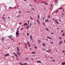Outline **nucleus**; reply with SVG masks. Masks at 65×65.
<instances>
[{"label": "nucleus", "mask_w": 65, "mask_h": 65, "mask_svg": "<svg viewBox=\"0 0 65 65\" xmlns=\"http://www.w3.org/2000/svg\"><path fill=\"white\" fill-rule=\"evenodd\" d=\"M40 17H39V15H38V18L39 19Z\"/></svg>", "instance_id": "20"}, {"label": "nucleus", "mask_w": 65, "mask_h": 65, "mask_svg": "<svg viewBox=\"0 0 65 65\" xmlns=\"http://www.w3.org/2000/svg\"><path fill=\"white\" fill-rule=\"evenodd\" d=\"M17 47L18 51H20V50H19V48L18 47Z\"/></svg>", "instance_id": "12"}, {"label": "nucleus", "mask_w": 65, "mask_h": 65, "mask_svg": "<svg viewBox=\"0 0 65 65\" xmlns=\"http://www.w3.org/2000/svg\"><path fill=\"white\" fill-rule=\"evenodd\" d=\"M31 24H32V23H31L30 24V25L31 26Z\"/></svg>", "instance_id": "55"}, {"label": "nucleus", "mask_w": 65, "mask_h": 65, "mask_svg": "<svg viewBox=\"0 0 65 65\" xmlns=\"http://www.w3.org/2000/svg\"><path fill=\"white\" fill-rule=\"evenodd\" d=\"M43 46H45V44L44 43H43L42 44Z\"/></svg>", "instance_id": "13"}, {"label": "nucleus", "mask_w": 65, "mask_h": 65, "mask_svg": "<svg viewBox=\"0 0 65 65\" xmlns=\"http://www.w3.org/2000/svg\"><path fill=\"white\" fill-rule=\"evenodd\" d=\"M21 12H22V11H20L18 12V13H21Z\"/></svg>", "instance_id": "46"}, {"label": "nucleus", "mask_w": 65, "mask_h": 65, "mask_svg": "<svg viewBox=\"0 0 65 65\" xmlns=\"http://www.w3.org/2000/svg\"><path fill=\"white\" fill-rule=\"evenodd\" d=\"M57 12H58V10H57L56 11V12L55 13H57Z\"/></svg>", "instance_id": "43"}, {"label": "nucleus", "mask_w": 65, "mask_h": 65, "mask_svg": "<svg viewBox=\"0 0 65 65\" xmlns=\"http://www.w3.org/2000/svg\"><path fill=\"white\" fill-rule=\"evenodd\" d=\"M47 52H48V53H49V51H48V50H47Z\"/></svg>", "instance_id": "56"}, {"label": "nucleus", "mask_w": 65, "mask_h": 65, "mask_svg": "<svg viewBox=\"0 0 65 65\" xmlns=\"http://www.w3.org/2000/svg\"><path fill=\"white\" fill-rule=\"evenodd\" d=\"M29 27V25H28L26 27V29H28Z\"/></svg>", "instance_id": "18"}, {"label": "nucleus", "mask_w": 65, "mask_h": 65, "mask_svg": "<svg viewBox=\"0 0 65 65\" xmlns=\"http://www.w3.org/2000/svg\"><path fill=\"white\" fill-rule=\"evenodd\" d=\"M29 47H30V44L29 45Z\"/></svg>", "instance_id": "60"}, {"label": "nucleus", "mask_w": 65, "mask_h": 65, "mask_svg": "<svg viewBox=\"0 0 65 65\" xmlns=\"http://www.w3.org/2000/svg\"><path fill=\"white\" fill-rule=\"evenodd\" d=\"M23 29H24L23 28H21V30H23Z\"/></svg>", "instance_id": "30"}, {"label": "nucleus", "mask_w": 65, "mask_h": 65, "mask_svg": "<svg viewBox=\"0 0 65 65\" xmlns=\"http://www.w3.org/2000/svg\"><path fill=\"white\" fill-rule=\"evenodd\" d=\"M24 47H25V48H26V49H27V47L26 46H25Z\"/></svg>", "instance_id": "27"}, {"label": "nucleus", "mask_w": 65, "mask_h": 65, "mask_svg": "<svg viewBox=\"0 0 65 65\" xmlns=\"http://www.w3.org/2000/svg\"><path fill=\"white\" fill-rule=\"evenodd\" d=\"M26 12H29V13H30V12L28 11H27Z\"/></svg>", "instance_id": "42"}, {"label": "nucleus", "mask_w": 65, "mask_h": 65, "mask_svg": "<svg viewBox=\"0 0 65 65\" xmlns=\"http://www.w3.org/2000/svg\"><path fill=\"white\" fill-rule=\"evenodd\" d=\"M19 31H18L17 32H18V33H19Z\"/></svg>", "instance_id": "59"}, {"label": "nucleus", "mask_w": 65, "mask_h": 65, "mask_svg": "<svg viewBox=\"0 0 65 65\" xmlns=\"http://www.w3.org/2000/svg\"><path fill=\"white\" fill-rule=\"evenodd\" d=\"M44 4H45L46 5H48V4H47V3H44Z\"/></svg>", "instance_id": "15"}, {"label": "nucleus", "mask_w": 65, "mask_h": 65, "mask_svg": "<svg viewBox=\"0 0 65 65\" xmlns=\"http://www.w3.org/2000/svg\"><path fill=\"white\" fill-rule=\"evenodd\" d=\"M35 49H36L37 48V47H36V46H35Z\"/></svg>", "instance_id": "36"}, {"label": "nucleus", "mask_w": 65, "mask_h": 65, "mask_svg": "<svg viewBox=\"0 0 65 65\" xmlns=\"http://www.w3.org/2000/svg\"><path fill=\"white\" fill-rule=\"evenodd\" d=\"M14 55H15H15H17V54H16V53H14Z\"/></svg>", "instance_id": "28"}, {"label": "nucleus", "mask_w": 65, "mask_h": 65, "mask_svg": "<svg viewBox=\"0 0 65 65\" xmlns=\"http://www.w3.org/2000/svg\"><path fill=\"white\" fill-rule=\"evenodd\" d=\"M59 39H62V38L61 37H59Z\"/></svg>", "instance_id": "25"}, {"label": "nucleus", "mask_w": 65, "mask_h": 65, "mask_svg": "<svg viewBox=\"0 0 65 65\" xmlns=\"http://www.w3.org/2000/svg\"><path fill=\"white\" fill-rule=\"evenodd\" d=\"M58 21H60V22H61V20H60V19H58Z\"/></svg>", "instance_id": "53"}, {"label": "nucleus", "mask_w": 65, "mask_h": 65, "mask_svg": "<svg viewBox=\"0 0 65 65\" xmlns=\"http://www.w3.org/2000/svg\"><path fill=\"white\" fill-rule=\"evenodd\" d=\"M51 34H54V32H52V33H51Z\"/></svg>", "instance_id": "39"}, {"label": "nucleus", "mask_w": 65, "mask_h": 65, "mask_svg": "<svg viewBox=\"0 0 65 65\" xmlns=\"http://www.w3.org/2000/svg\"><path fill=\"white\" fill-rule=\"evenodd\" d=\"M2 18H3V19H5V18H4V17H2Z\"/></svg>", "instance_id": "37"}, {"label": "nucleus", "mask_w": 65, "mask_h": 65, "mask_svg": "<svg viewBox=\"0 0 65 65\" xmlns=\"http://www.w3.org/2000/svg\"><path fill=\"white\" fill-rule=\"evenodd\" d=\"M37 62H38V63H41V61L39 60L37 61Z\"/></svg>", "instance_id": "9"}, {"label": "nucleus", "mask_w": 65, "mask_h": 65, "mask_svg": "<svg viewBox=\"0 0 65 65\" xmlns=\"http://www.w3.org/2000/svg\"><path fill=\"white\" fill-rule=\"evenodd\" d=\"M46 30L47 31H49V30H48V29H47V28H46Z\"/></svg>", "instance_id": "17"}, {"label": "nucleus", "mask_w": 65, "mask_h": 65, "mask_svg": "<svg viewBox=\"0 0 65 65\" xmlns=\"http://www.w3.org/2000/svg\"><path fill=\"white\" fill-rule=\"evenodd\" d=\"M29 35V33H28L27 34V36H28V35Z\"/></svg>", "instance_id": "33"}, {"label": "nucleus", "mask_w": 65, "mask_h": 65, "mask_svg": "<svg viewBox=\"0 0 65 65\" xmlns=\"http://www.w3.org/2000/svg\"><path fill=\"white\" fill-rule=\"evenodd\" d=\"M32 9H33V10H34V11L35 10L34 9H33V8H31Z\"/></svg>", "instance_id": "45"}, {"label": "nucleus", "mask_w": 65, "mask_h": 65, "mask_svg": "<svg viewBox=\"0 0 65 65\" xmlns=\"http://www.w3.org/2000/svg\"><path fill=\"white\" fill-rule=\"evenodd\" d=\"M62 65H64L65 64V62H62Z\"/></svg>", "instance_id": "7"}, {"label": "nucleus", "mask_w": 65, "mask_h": 65, "mask_svg": "<svg viewBox=\"0 0 65 65\" xmlns=\"http://www.w3.org/2000/svg\"><path fill=\"white\" fill-rule=\"evenodd\" d=\"M30 39H31V40H33V39H32V35H31L30 36Z\"/></svg>", "instance_id": "10"}, {"label": "nucleus", "mask_w": 65, "mask_h": 65, "mask_svg": "<svg viewBox=\"0 0 65 65\" xmlns=\"http://www.w3.org/2000/svg\"><path fill=\"white\" fill-rule=\"evenodd\" d=\"M28 24H29V21H28Z\"/></svg>", "instance_id": "58"}, {"label": "nucleus", "mask_w": 65, "mask_h": 65, "mask_svg": "<svg viewBox=\"0 0 65 65\" xmlns=\"http://www.w3.org/2000/svg\"><path fill=\"white\" fill-rule=\"evenodd\" d=\"M16 57H18V58H19V57H18V55H17L16 54V55H15Z\"/></svg>", "instance_id": "31"}, {"label": "nucleus", "mask_w": 65, "mask_h": 65, "mask_svg": "<svg viewBox=\"0 0 65 65\" xmlns=\"http://www.w3.org/2000/svg\"><path fill=\"white\" fill-rule=\"evenodd\" d=\"M62 42H63V41H60L59 42V44H60V45H61V43H62Z\"/></svg>", "instance_id": "6"}, {"label": "nucleus", "mask_w": 65, "mask_h": 65, "mask_svg": "<svg viewBox=\"0 0 65 65\" xmlns=\"http://www.w3.org/2000/svg\"><path fill=\"white\" fill-rule=\"evenodd\" d=\"M10 39H12V40H13V39L12 38H10Z\"/></svg>", "instance_id": "44"}, {"label": "nucleus", "mask_w": 65, "mask_h": 65, "mask_svg": "<svg viewBox=\"0 0 65 65\" xmlns=\"http://www.w3.org/2000/svg\"><path fill=\"white\" fill-rule=\"evenodd\" d=\"M4 40V38H3L2 39V41L3 42V40Z\"/></svg>", "instance_id": "11"}, {"label": "nucleus", "mask_w": 65, "mask_h": 65, "mask_svg": "<svg viewBox=\"0 0 65 65\" xmlns=\"http://www.w3.org/2000/svg\"><path fill=\"white\" fill-rule=\"evenodd\" d=\"M47 22H50V21H48V20H47Z\"/></svg>", "instance_id": "47"}, {"label": "nucleus", "mask_w": 65, "mask_h": 65, "mask_svg": "<svg viewBox=\"0 0 65 65\" xmlns=\"http://www.w3.org/2000/svg\"><path fill=\"white\" fill-rule=\"evenodd\" d=\"M50 17H51L50 15L49 16L48 15V18H49V19H50Z\"/></svg>", "instance_id": "24"}, {"label": "nucleus", "mask_w": 65, "mask_h": 65, "mask_svg": "<svg viewBox=\"0 0 65 65\" xmlns=\"http://www.w3.org/2000/svg\"><path fill=\"white\" fill-rule=\"evenodd\" d=\"M37 23H39V24H40V22H39V20H38V19H37Z\"/></svg>", "instance_id": "5"}, {"label": "nucleus", "mask_w": 65, "mask_h": 65, "mask_svg": "<svg viewBox=\"0 0 65 65\" xmlns=\"http://www.w3.org/2000/svg\"><path fill=\"white\" fill-rule=\"evenodd\" d=\"M49 52H51V50H49Z\"/></svg>", "instance_id": "51"}, {"label": "nucleus", "mask_w": 65, "mask_h": 65, "mask_svg": "<svg viewBox=\"0 0 65 65\" xmlns=\"http://www.w3.org/2000/svg\"><path fill=\"white\" fill-rule=\"evenodd\" d=\"M16 35H17V37L19 36V32H16Z\"/></svg>", "instance_id": "1"}, {"label": "nucleus", "mask_w": 65, "mask_h": 65, "mask_svg": "<svg viewBox=\"0 0 65 65\" xmlns=\"http://www.w3.org/2000/svg\"><path fill=\"white\" fill-rule=\"evenodd\" d=\"M24 26H25V25H26L27 26H28V24L27 23H25L24 24Z\"/></svg>", "instance_id": "4"}, {"label": "nucleus", "mask_w": 65, "mask_h": 65, "mask_svg": "<svg viewBox=\"0 0 65 65\" xmlns=\"http://www.w3.org/2000/svg\"><path fill=\"white\" fill-rule=\"evenodd\" d=\"M24 65H27V63H25Z\"/></svg>", "instance_id": "23"}, {"label": "nucleus", "mask_w": 65, "mask_h": 65, "mask_svg": "<svg viewBox=\"0 0 65 65\" xmlns=\"http://www.w3.org/2000/svg\"><path fill=\"white\" fill-rule=\"evenodd\" d=\"M3 21H4V22H5L6 21V20H5V19H3Z\"/></svg>", "instance_id": "22"}, {"label": "nucleus", "mask_w": 65, "mask_h": 65, "mask_svg": "<svg viewBox=\"0 0 65 65\" xmlns=\"http://www.w3.org/2000/svg\"><path fill=\"white\" fill-rule=\"evenodd\" d=\"M47 38H48V39H52V38H50V37H47Z\"/></svg>", "instance_id": "8"}, {"label": "nucleus", "mask_w": 65, "mask_h": 65, "mask_svg": "<svg viewBox=\"0 0 65 65\" xmlns=\"http://www.w3.org/2000/svg\"><path fill=\"white\" fill-rule=\"evenodd\" d=\"M34 0V1H35V2L36 3V0Z\"/></svg>", "instance_id": "50"}, {"label": "nucleus", "mask_w": 65, "mask_h": 65, "mask_svg": "<svg viewBox=\"0 0 65 65\" xmlns=\"http://www.w3.org/2000/svg\"><path fill=\"white\" fill-rule=\"evenodd\" d=\"M25 44L26 45V46H27V44H26V43H25Z\"/></svg>", "instance_id": "38"}, {"label": "nucleus", "mask_w": 65, "mask_h": 65, "mask_svg": "<svg viewBox=\"0 0 65 65\" xmlns=\"http://www.w3.org/2000/svg\"><path fill=\"white\" fill-rule=\"evenodd\" d=\"M27 43L28 44V45H30V44H29V42H27Z\"/></svg>", "instance_id": "26"}, {"label": "nucleus", "mask_w": 65, "mask_h": 65, "mask_svg": "<svg viewBox=\"0 0 65 65\" xmlns=\"http://www.w3.org/2000/svg\"><path fill=\"white\" fill-rule=\"evenodd\" d=\"M31 19L32 20H33V19H32V18L31 17Z\"/></svg>", "instance_id": "52"}, {"label": "nucleus", "mask_w": 65, "mask_h": 65, "mask_svg": "<svg viewBox=\"0 0 65 65\" xmlns=\"http://www.w3.org/2000/svg\"><path fill=\"white\" fill-rule=\"evenodd\" d=\"M54 1L55 2H58L57 0H55Z\"/></svg>", "instance_id": "19"}, {"label": "nucleus", "mask_w": 65, "mask_h": 65, "mask_svg": "<svg viewBox=\"0 0 65 65\" xmlns=\"http://www.w3.org/2000/svg\"><path fill=\"white\" fill-rule=\"evenodd\" d=\"M18 17H20V15H19L18 16Z\"/></svg>", "instance_id": "63"}, {"label": "nucleus", "mask_w": 65, "mask_h": 65, "mask_svg": "<svg viewBox=\"0 0 65 65\" xmlns=\"http://www.w3.org/2000/svg\"><path fill=\"white\" fill-rule=\"evenodd\" d=\"M47 20H47V19H46V20H45V21L46 22H47Z\"/></svg>", "instance_id": "41"}, {"label": "nucleus", "mask_w": 65, "mask_h": 65, "mask_svg": "<svg viewBox=\"0 0 65 65\" xmlns=\"http://www.w3.org/2000/svg\"><path fill=\"white\" fill-rule=\"evenodd\" d=\"M19 63L21 65H24V64H23V63Z\"/></svg>", "instance_id": "16"}, {"label": "nucleus", "mask_w": 65, "mask_h": 65, "mask_svg": "<svg viewBox=\"0 0 65 65\" xmlns=\"http://www.w3.org/2000/svg\"><path fill=\"white\" fill-rule=\"evenodd\" d=\"M62 52L63 53H65V51H62Z\"/></svg>", "instance_id": "40"}, {"label": "nucleus", "mask_w": 65, "mask_h": 65, "mask_svg": "<svg viewBox=\"0 0 65 65\" xmlns=\"http://www.w3.org/2000/svg\"><path fill=\"white\" fill-rule=\"evenodd\" d=\"M29 6H32V5H31L30 4L29 5Z\"/></svg>", "instance_id": "57"}, {"label": "nucleus", "mask_w": 65, "mask_h": 65, "mask_svg": "<svg viewBox=\"0 0 65 65\" xmlns=\"http://www.w3.org/2000/svg\"><path fill=\"white\" fill-rule=\"evenodd\" d=\"M62 8H59V9H62Z\"/></svg>", "instance_id": "34"}, {"label": "nucleus", "mask_w": 65, "mask_h": 65, "mask_svg": "<svg viewBox=\"0 0 65 65\" xmlns=\"http://www.w3.org/2000/svg\"><path fill=\"white\" fill-rule=\"evenodd\" d=\"M8 37L9 38H11V37H10V36H8Z\"/></svg>", "instance_id": "49"}, {"label": "nucleus", "mask_w": 65, "mask_h": 65, "mask_svg": "<svg viewBox=\"0 0 65 65\" xmlns=\"http://www.w3.org/2000/svg\"><path fill=\"white\" fill-rule=\"evenodd\" d=\"M52 61H53V62H55V60H52Z\"/></svg>", "instance_id": "35"}, {"label": "nucleus", "mask_w": 65, "mask_h": 65, "mask_svg": "<svg viewBox=\"0 0 65 65\" xmlns=\"http://www.w3.org/2000/svg\"><path fill=\"white\" fill-rule=\"evenodd\" d=\"M43 24L44 26H45V23H43Z\"/></svg>", "instance_id": "32"}, {"label": "nucleus", "mask_w": 65, "mask_h": 65, "mask_svg": "<svg viewBox=\"0 0 65 65\" xmlns=\"http://www.w3.org/2000/svg\"><path fill=\"white\" fill-rule=\"evenodd\" d=\"M55 22H56V23L57 24H59V22H58L57 21V20H56L55 21Z\"/></svg>", "instance_id": "3"}, {"label": "nucleus", "mask_w": 65, "mask_h": 65, "mask_svg": "<svg viewBox=\"0 0 65 65\" xmlns=\"http://www.w3.org/2000/svg\"><path fill=\"white\" fill-rule=\"evenodd\" d=\"M65 35V33H63V34L62 35V36H64Z\"/></svg>", "instance_id": "21"}, {"label": "nucleus", "mask_w": 65, "mask_h": 65, "mask_svg": "<svg viewBox=\"0 0 65 65\" xmlns=\"http://www.w3.org/2000/svg\"><path fill=\"white\" fill-rule=\"evenodd\" d=\"M62 15H64V14H63V13H62Z\"/></svg>", "instance_id": "64"}, {"label": "nucleus", "mask_w": 65, "mask_h": 65, "mask_svg": "<svg viewBox=\"0 0 65 65\" xmlns=\"http://www.w3.org/2000/svg\"><path fill=\"white\" fill-rule=\"evenodd\" d=\"M51 43L52 44H53V42H51Z\"/></svg>", "instance_id": "48"}, {"label": "nucleus", "mask_w": 65, "mask_h": 65, "mask_svg": "<svg viewBox=\"0 0 65 65\" xmlns=\"http://www.w3.org/2000/svg\"><path fill=\"white\" fill-rule=\"evenodd\" d=\"M9 55L8 54H5L4 56L5 57H6V56H8Z\"/></svg>", "instance_id": "2"}, {"label": "nucleus", "mask_w": 65, "mask_h": 65, "mask_svg": "<svg viewBox=\"0 0 65 65\" xmlns=\"http://www.w3.org/2000/svg\"><path fill=\"white\" fill-rule=\"evenodd\" d=\"M61 32H63V30H62L61 31Z\"/></svg>", "instance_id": "62"}, {"label": "nucleus", "mask_w": 65, "mask_h": 65, "mask_svg": "<svg viewBox=\"0 0 65 65\" xmlns=\"http://www.w3.org/2000/svg\"><path fill=\"white\" fill-rule=\"evenodd\" d=\"M40 40H39L38 41V43H40Z\"/></svg>", "instance_id": "14"}, {"label": "nucleus", "mask_w": 65, "mask_h": 65, "mask_svg": "<svg viewBox=\"0 0 65 65\" xmlns=\"http://www.w3.org/2000/svg\"><path fill=\"white\" fill-rule=\"evenodd\" d=\"M32 54H35V52H32Z\"/></svg>", "instance_id": "29"}, {"label": "nucleus", "mask_w": 65, "mask_h": 65, "mask_svg": "<svg viewBox=\"0 0 65 65\" xmlns=\"http://www.w3.org/2000/svg\"><path fill=\"white\" fill-rule=\"evenodd\" d=\"M16 52L17 53H18V54H19V52H18V51H16Z\"/></svg>", "instance_id": "61"}, {"label": "nucleus", "mask_w": 65, "mask_h": 65, "mask_svg": "<svg viewBox=\"0 0 65 65\" xmlns=\"http://www.w3.org/2000/svg\"><path fill=\"white\" fill-rule=\"evenodd\" d=\"M22 24V23H20V25H21V24Z\"/></svg>", "instance_id": "54"}]
</instances>
